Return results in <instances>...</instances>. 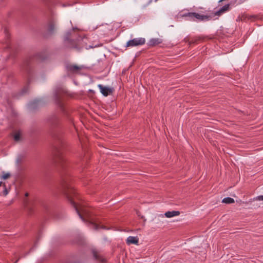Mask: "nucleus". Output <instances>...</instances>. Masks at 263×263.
Here are the masks:
<instances>
[{"instance_id": "21", "label": "nucleus", "mask_w": 263, "mask_h": 263, "mask_svg": "<svg viewBox=\"0 0 263 263\" xmlns=\"http://www.w3.org/2000/svg\"><path fill=\"white\" fill-rule=\"evenodd\" d=\"M2 183H2V182L0 181V186H2Z\"/></svg>"}, {"instance_id": "12", "label": "nucleus", "mask_w": 263, "mask_h": 263, "mask_svg": "<svg viewBox=\"0 0 263 263\" xmlns=\"http://www.w3.org/2000/svg\"><path fill=\"white\" fill-rule=\"evenodd\" d=\"M230 9V4H227L222 7L219 10L215 13V15L220 16L222 14L228 11Z\"/></svg>"}, {"instance_id": "13", "label": "nucleus", "mask_w": 263, "mask_h": 263, "mask_svg": "<svg viewBox=\"0 0 263 263\" xmlns=\"http://www.w3.org/2000/svg\"><path fill=\"white\" fill-rule=\"evenodd\" d=\"M180 212L179 211H173L165 212L164 215L167 218H171L178 216Z\"/></svg>"}, {"instance_id": "18", "label": "nucleus", "mask_w": 263, "mask_h": 263, "mask_svg": "<svg viewBox=\"0 0 263 263\" xmlns=\"http://www.w3.org/2000/svg\"><path fill=\"white\" fill-rule=\"evenodd\" d=\"M10 176V173L3 172V175L1 177V178L5 180V179H8Z\"/></svg>"}, {"instance_id": "19", "label": "nucleus", "mask_w": 263, "mask_h": 263, "mask_svg": "<svg viewBox=\"0 0 263 263\" xmlns=\"http://www.w3.org/2000/svg\"><path fill=\"white\" fill-rule=\"evenodd\" d=\"M254 200L258 201L263 200V195L258 196L254 198Z\"/></svg>"}, {"instance_id": "6", "label": "nucleus", "mask_w": 263, "mask_h": 263, "mask_svg": "<svg viewBox=\"0 0 263 263\" xmlns=\"http://www.w3.org/2000/svg\"><path fill=\"white\" fill-rule=\"evenodd\" d=\"M63 90L61 88H56L54 90V97L55 100V101L59 106L61 108V109H63V104L61 100V95L63 93Z\"/></svg>"}, {"instance_id": "22", "label": "nucleus", "mask_w": 263, "mask_h": 263, "mask_svg": "<svg viewBox=\"0 0 263 263\" xmlns=\"http://www.w3.org/2000/svg\"><path fill=\"white\" fill-rule=\"evenodd\" d=\"M25 196H26V197H27V196H28V193H26Z\"/></svg>"}, {"instance_id": "5", "label": "nucleus", "mask_w": 263, "mask_h": 263, "mask_svg": "<svg viewBox=\"0 0 263 263\" xmlns=\"http://www.w3.org/2000/svg\"><path fill=\"white\" fill-rule=\"evenodd\" d=\"M145 40L144 38H135L129 40L126 43V47H134L144 44Z\"/></svg>"}, {"instance_id": "2", "label": "nucleus", "mask_w": 263, "mask_h": 263, "mask_svg": "<svg viewBox=\"0 0 263 263\" xmlns=\"http://www.w3.org/2000/svg\"><path fill=\"white\" fill-rule=\"evenodd\" d=\"M64 40L65 42H68L71 47H76L78 44H80V42L86 44L87 38L84 35L80 33L77 28H73L71 30L66 33Z\"/></svg>"}, {"instance_id": "24", "label": "nucleus", "mask_w": 263, "mask_h": 263, "mask_svg": "<svg viewBox=\"0 0 263 263\" xmlns=\"http://www.w3.org/2000/svg\"><path fill=\"white\" fill-rule=\"evenodd\" d=\"M17 260L15 261V262L14 263H16V262H17Z\"/></svg>"}, {"instance_id": "1", "label": "nucleus", "mask_w": 263, "mask_h": 263, "mask_svg": "<svg viewBox=\"0 0 263 263\" xmlns=\"http://www.w3.org/2000/svg\"><path fill=\"white\" fill-rule=\"evenodd\" d=\"M66 196L80 218L83 221H88L91 225L92 228L96 230H99L100 229H108L105 226L101 225L96 219L93 217L91 213L88 209L82 204L78 203L75 201V198L78 200V197L73 188H70L67 191L66 193Z\"/></svg>"}, {"instance_id": "4", "label": "nucleus", "mask_w": 263, "mask_h": 263, "mask_svg": "<svg viewBox=\"0 0 263 263\" xmlns=\"http://www.w3.org/2000/svg\"><path fill=\"white\" fill-rule=\"evenodd\" d=\"M57 23V19L54 16L49 18L47 25V29L49 33H52L54 32L56 29Z\"/></svg>"}, {"instance_id": "7", "label": "nucleus", "mask_w": 263, "mask_h": 263, "mask_svg": "<svg viewBox=\"0 0 263 263\" xmlns=\"http://www.w3.org/2000/svg\"><path fill=\"white\" fill-rule=\"evenodd\" d=\"M54 161L55 164L58 166L64 167V163L65 162V159L63 157L61 152L58 151L55 154Z\"/></svg>"}, {"instance_id": "14", "label": "nucleus", "mask_w": 263, "mask_h": 263, "mask_svg": "<svg viewBox=\"0 0 263 263\" xmlns=\"http://www.w3.org/2000/svg\"><path fill=\"white\" fill-rule=\"evenodd\" d=\"M127 242L128 244H137L138 242V239L136 237L129 236L127 238Z\"/></svg>"}, {"instance_id": "25", "label": "nucleus", "mask_w": 263, "mask_h": 263, "mask_svg": "<svg viewBox=\"0 0 263 263\" xmlns=\"http://www.w3.org/2000/svg\"><path fill=\"white\" fill-rule=\"evenodd\" d=\"M157 0H156V1H157Z\"/></svg>"}, {"instance_id": "17", "label": "nucleus", "mask_w": 263, "mask_h": 263, "mask_svg": "<svg viewBox=\"0 0 263 263\" xmlns=\"http://www.w3.org/2000/svg\"><path fill=\"white\" fill-rule=\"evenodd\" d=\"M93 257L94 258L96 259H97V260H100L101 261H104V258H102L101 257H100L96 252L95 251H93Z\"/></svg>"}, {"instance_id": "8", "label": "nucleus", "mask_w": 263, "mask_h": 263, "mask_svg": "<svg viewBox=\"0 0 263 263\" xmlns=\"http://www.w3.org/2000/svg\"><path fill=\"white\" fill-rule=\"evenodd\" d=\"M83 68L82 66H78L76 65L67 64L66 66V68L67 71L72 73H77L79 71Z\"/></svg>"}, {"instance_id": "10", "label": "nucleus", "mask_w": 263, "mask_h": 263, "mask_svg": "<svg viewBox=\"0 0 263 263\" xmlns=\"http://www.w3.org/2000/svg\"><path fill=\"white\" fill-rule=\"evenodd\" d=\"M98 87L99 88L101 92L104 96H107L112 92V89L111 88L103 86L101 84H99L98 85Z\"/></svg>"}, {"instance_id": "20", "label": "nucleus", "mask_w": 263, "mask_h": 263, "mask_svg": "<svg viewBox=\"0 0 263 263\" xmlns=\"http://www.w3.org/2000/svg\"><path fill=\"white\" fill-rule=\"evenodd\" d=\"M4 190L3 191V195L4 196H6L8 194V191L6 189L5 185H4Z\"/></svg>"}, {"instance_id": "9", "label": "nucleus", "mask_w": 263, "mask_h": 263, "mask_svg": "<svg viewBox=\"0 0 263 263\" xmlns=\"http://www.w3.org/2000/svg\"><path fill=\"white\" fill-rule=\"evenodd\" d=\"M43 104V102L42 99H35L29 104V108L30 109H35L37 107L42 106Z\"/></svg>"}, {"instance_id": "16", "label": "nucleus", "mask_w": 263, "mask_h": 263, "mask_svg": "<svg viewBox=\"0 0 263 263\" xmlns=\"http://www.w3.org/2000/svg\"><path fill=\"white\" fill-rule=\"evenodd\" d=\"M222 202L226 204H230L234 202V199L231 197H226L222 200Z\"/></svg>"}, {"instance_id": "15", "label": "nucleus", "mask_w": 263, "mask_h": 263, "mask_svg": "<svg viewBox=\"0 0 263 263\" xmlns=\"http://www.w3.org/2000/svg\"><path fill=\"white\" fill-rule=\"evenodd\" d=\"M161 43V41L159 39H152L149 41L150 46H155Z\"/></svg>"}, {"instance_id": "23", "label": "nucleus", "mask_w": 263, "mask_h": 263, "mask_svg": "<svg viewBox=\"0 0 263 263\" xmlns=\"http://www.w3.org/2000/svg\"><path fill=\"white\" fill-rule=\"evenodd\" d=\"M241 3H242V2L240 1V2H239V4H241Z\"/></svg>"}, {"instance_id": "3", "label": "nucleus", "mask_w": 263, "mask_h": 263, "mask_svg": "<svg viewBox=\"0 0 263 263\" xmlns=\"http://www.w3.org/2000/svg\"><path fill=\"white\" fill-rule=\"evenodd\" d=\"M182 16L187 17L189 21H209L211 17L210 16L199 14L196 12H189L184 13Z\"/></svg>"}, {"instance_id": "11", "label": "nucleus", "mask_w": 263, "mask_h": 263, "mask_svg": "<svg viewBox=\"0 0 263 263\" xmlns=\"http://www.w3.org/2000/svg\"><path fill=\"white\" fill-rule=\"evenodd\" d=\"M13 139L15 142L21 141L23 139V132L21 129H16L13 133Z\"/></svg>"}]
</instances>
